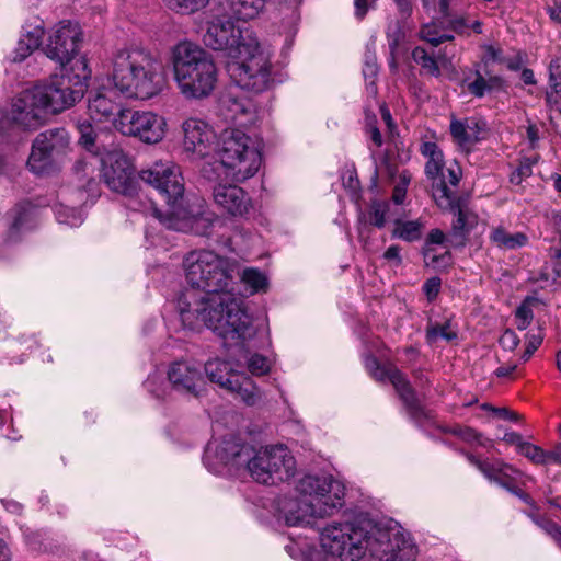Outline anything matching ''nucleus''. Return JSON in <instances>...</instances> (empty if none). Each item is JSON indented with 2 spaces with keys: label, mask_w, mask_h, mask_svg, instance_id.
I'll use <instances>...</instances> for the list:
<instances>
[{
  "label": "nucleus",
  "mask_w": 561,
  "mask_h": 561,
  "mask_svg": "<svg viewBox=\"0 0 561 561\" xmlns=\"http://www.w3.org/2000/svg\"><path fill=\"white\" fill-rule=\"evenodd\" d=\"M236 262L209 250H195L183 260L185 278L191 285L178 299L184 327H203L225 340L245 342L256 334L243 301L233 293Z\"/></svg>",
  "instance_id": "nucleus-1"
},
{
  "label": "nucleus",
  "mask_w": 561,
  "mask_h": 561,
  "mask_svg": "<svg viewBox=\"0 0 561 561\" xmlns=\"http://www.w3.org/2000/svg\"><path fill=\"white\" fill-rule=\"evenodd\" d=\"M321 550L311 548L304 561H415L417 548L399 525L371 520L332 522L320 533Z\"/></svg>",
  "instance_id": "nucleus-2"
},
{
  "label": "nucleus",
  "mask_w": 561,
  "mask_h": 561,
  "mask_svg": "<svg viewBox=\"0 0 561 561\" xmlns=\"http://www.w3.org/2000/svg\"><path fill=\"white\" fill-rule=\"evenodd\" d=\"M204 44L224 51L227 72L242 90L261 93L273 84L271 51L250 27H238L226 15H215L207 22Z\"/></svg>",
  "instance_id": "nucleus-3"
},
{
  "label": "nucleus",
  "mask_w": 561,
  "mask_h": 561,
  "mask_svg": "<svg viewBox=\"0 0 561 561\" xmlns=\"http://www.w3.org/2000/svg\"><path fill=\"white\" fill-rule=\"evenodd\" d=\"M204 463L216 474L221 473L226 467L244 466L254 481L267 485L287 481L296 472V460L286 446L272 445L256 450L233 438L209 442Z\"/></svg>",
  "instance_id": "nucleus-4"
},
{
  "label": "nucleus",
  "mask_w": 561,
  "mask_h": 561,
  "mask_svg": "<svg viewBox=\"0 0 561 561\" xmlns=\"http://www.w3.org/2000/svg\"><path fill=\"white\" fill-rule=\"evenodd\" d=\"M140 179L154 187L164 198L169 210L162 214L151 202L144 211H149L168 229L191 231L199 236H209L211 227L218 222L211 214H193L185 207L184 180L180 167L172 160H159L142 170Z\"/></svg>",
  "instance_id": "nucleus-5"
},
{
  "label": "nucleus",
  "mask_w": 561,
  "mask_h": 561,
  "mask_svg": "<svg viewBox=\"0 0 561 561\" xmlns=\"http://www.w3.org/2000/svg\"><path fill=\"white\" fill-rule=\"evenodd\" d=\"M110 78L114 88L126 98L141 101L160 95L168 87L163 62L139 48L118 50L112 60Z\"/></svg>",
  "instance_id": "nucleus-6"
},
{
  "label": "nucleus",
  "mask_w": 561,
  "mask_h": 561,
  "mask_svg": "<svg viewBox=\"0 0 561 561\" xmlns=\"http://www.w3.org/2000/svg\"><path fill=\"white\" fill-rule=\"evenodd\" d=\"M169 61L179 93L185 100H205L216 90L217 65L199 45L190 41L179 42L171 48Z\"/></svg>",
  "instance_id": "nucleus-7"
},
{
  "label": "nucleus",
  "mask_w": 561,
  "mask_h": 561,
  "mask_svg": "<svg viewBox=\"0 0 561 561\" xmlns=\"http://www.w3.org/2000/svg\"><path fill=\"white\" fill-rule=\"evenodd\" d=\"M215 153L222 175L232 183H243L253 178L262 164L260 144L238 128L221 131Z\"/></svg>",
  "instance_id": "nucleus-8"
},
{
  "label": "nucleus",
  "mask_w": 561,
  "mask_h": 561,
  "mask_svg": "<svg viewBox=\"0 0 561 561\" xmlns=\"http://www.w3.org/2000/svg\"><path fill=\"white\" fill-rule=\"evenodd\" d=\"M91 78V71L84 57L72 61L69 69H65L60 76H54L46 83L36 84L33 90L39 103L45 107L47 116L62 112L79 101Z\"/></svg>",
  "instance_id": "nucleus-9"
},
{
  "label": "nucleus",
  "mask_w": 561,
  "mask_h": 561,
  "mask_svg": "<svg viewBox=\"0 0 561 561\" xmlns=\"http://www.w3.org/2000/svg\"><path fill=\"white\" fill-rule=\"evenodd\" d=\"M296 490L308 501L302 515L305 518L330 516L343 506L345 486L331 474H306L298 481Z\"/></svg>",
  "instance_id": "nucleus-10"
},
{
  "label": "nucleus",
  "mask_w": 561,
  "mask_h": 561,
  "mask_svg": "<svg viewBox=\"0 0 561 561\" xmlns=\"http://www.w3.org/2000/svg\"><path fill=\"white\" fill-rule=\"evenodd\" d=\"M421 153L427 159L425 174L432 180L433 197L440 208H453L454 190L461 178L460 167L457 164L445 168L443 151L437 144L425 141L421 145Z\"/></svg>",
  "instance_id": "nucleus-11"
},
{
  "label": "nucleus",
  "mask_w": 561,
  "mask_h": 561,
  "mask_svg": "<svg viewBox=\"0 0 561 561\" xmlns=\"http://www.w3.org/2000/svg\"><path fill=\"white\" fill-rule=\"evenodd\" d=\"M204 374L213 383L237 393L248 405L256 404L261 399L260 389L244 373L236 369L229 360L220 358L208 359L204 365Z\"/></svg>",
  "instance_id": "nucleus-12"
},
{
  "label": "nucleus",
  "mask_w": 561,
  "mask_h": 561,
  "mask_svg": "<svg viewBox=\"0 0 561 561\" xmlns=\"http://www.w3.org/2000/svg\"><path fill=\"white\" fill-rule=\"evenodd\" d=\"M167 122L157 113L128 110L115 119V129L126 136L138 137L147 144H157L165 135Z\"/></svg>",
  "instance_id": "nucleus-13"
},
{
  "label": "nucleus",
  "mask_w": 561,
  "mask_h": 561,
  "mask_svg": "<svg viewBox=\"0 0 561 561\" xmlns=\"http://www.w3.org/2000/svg\"><path fill=\"white\" fill-rule=\"evenodd\" d=\"M101 176L106 186L125 196L137 194L133 167L122 150L113 149L100 158Z\"/></svg>",
  "instance_id": "nucleus-14"
},
{
  "label": "nucleus",
  "mask_w": 561,
  "mask_h": 561,
  "mask_svg": "<svg viewBox=\"0 0 561 561\" xmlns=\"http://www.w3.org/2000/svg\"><path fill=\"white\" fill-rule=\"evenodd\" d=\"M80 39L81 30L78 23L70 20L59 21L48 33L44 53L49 59L65 66L77 54Z\"/></svg>",
  "instance_id": "nucleus-15"
},
{
  "label": "nucleus",
  "mask_w": 561,
  "mask_h": 561,
  "mask_svg": "<svg viewBox=\"0 0 561 561\" xmlns=\"http://www.w3.org/2000/svg\"><path fill=\"white\" fill-rule=\"evenodd\" d=\"M38 98L42 95L36 94L33 88L21 92L12 102L7 115L8 121L22 129L41 127L48 116Z\"/></svg>",
  "instance_id": "nucleus-16"
},
{
  "label": "nucleus",
  "mask_w": 561,
  "mask_h": 561,
  "mask_svg": "<svg viewBox=\"0 0 561 561\" xmlns=\"http://www.w3.org/2000/svg\"><path fill=\"white\" fill-rule=\"evenodd\" d=\"M171 388L182 394L199 397L206 388V379L201 366L193 360H175L167 370Z\"/></svg>",
  "instance_id": "nucleus-17"
},
{
  "label": "nucleus",
  "mask_w": 561,
  "mask_h": 561,
  "mask_svg": "<svg viewBox=\"0 0 561 561\" xmlns=\"http://www.w3.org/2000/svg\"><path fill=\"white\" fill-rule=\"evenodd\" d=\"M182 148L194 158H205L211 151L216 133L204 119L188 117L181 124Z\"/></svg>",
  "instance_id": "nucleus-18"
},
{
  "label": "nucleus",
  "mask_w": 561,
  "mask_h": 561,
  "mask_svg": "<svg viewBox=\"0 0 561 561\" xmlns=\"http://www.w3.org/2000/svg\"><path fill=\"white\" fill-rule=\"evenodd\" d=\"M365 367L376 380H389L393 385L401 400L412 415L417 416L422 413L415 394L401 371L391 365L381 366L374 356H367L365 358Z\"/></svg>",
  "instance_id": "nucleus-19"
},
{
  "label": "nucleus",
  "mask_w": 561,
  "mask_h": 561,
  "mask_svg": "<svg viewBox=\"0 0 561 561\" xmlns=\"http://www.w3.org/2000/svg\"><path fill=\"white\" fill-rule=\"evenodd\" d=\"M218 112L225 121L240 126L252 124L256 118L255 103L233 91H227L220 96Z\"/></svg>",
  "instance_id": "nucleus-20"
},
{
  "label": "nucleus",
  "mask_w": 561,
  "mask_h": 561,
  "mask_svg": "<svg viewBox=\"0 0 561 561\" xmlns=\"http://www.w3.org/2000/svg\"><path fill=\"white\" fill-rule=\"evenodd\" d=\"M213 199L216 206L231 217H243L252 208L248 193L236 184H216L213 187Z\"/></svg>",
  "instance_id": "nucleus-21"
},
{
  "label": "nucleus",
  "mask_w": 561,
  "mask_h": 561,
  "mask_svg": "<svg viewBox=\"0 0 561 561\" xmlns=\"http://www.w3.org/2000/svg\"><path fill=\"white\" fill-rule=\"evenodd\" d=\"M468 459L489 480L496 482L502 488L508 490L511 493L520 497L525 502L528 501V496L524 492H522L520 489H518V484L523 477L520 471L502 461L490 463L488 461H481L474 458L473 456H468Z\"/></svg>",
  "instance_id": "nucleus-22"
},
{
  "label": "nucleus",
  "mask_w": 561,
  "mask_h": 561,
  "mask_svg": "<svg viewBox=\"0 0 561 561\" xmlns=\"http://www.w3.org/2000/svg\"><path fill=\"white\" fill-rule=\"evenodd\" d=\"M87 111L92 121L111 122L115 127V119L127 108H123L115 100V92L112 89L103 87L90 92Z\"/></svg>",
  "instance_id": "nucleus-23"
},
{
  "label": "nucleus",
  "mask_w": 561,
  "mask_h": 561,
  "mask_svg": "<svg viewBox=\"0 0 561 561\" xmlns=\"http://www.w3.org/2000/svg\"><path fill=\"white\" fill-rule=\"evenodd\" d=\"M485 129V123L474 117L453 119L450 122V135L454 142L466 152H469L478 144Z\"/></svg>",
  "instance_id": "nucleus-24"
},
{
  "label": "nucleus",
  "mask_w": 561,
  "mask_h": 561,
  "mask_svg": "<svg viewBox=\"0 0 561 561\" xmlns=\"http://www.w3.org/2000/svg\"><path fill=\"white\" fill-rule=\"evenodd\" d=\"M37 145L46 147V150L58 161L70 149V136L65 128H53L39 133L36 136Z\"/></svg>",
  "instance_id": "nucleus-25"
},
{
  "label": "nucleus",
  "mask_w": 561,
  "mask_h": 561,
  "mask_svg": "<svg viewBox=\"0 0 561 561\" xmlns=\"http://www.w3.org/2000/svg\"><path fill=\"white\" fill-rule=\"evenodd\" d=\"M503 80L499 76L484 77L478 69L469 70L462 79V87L476 98H483L486 93L502 87Z\"/></svg>",
  "instance_id": "nucleus-26"
},
{
  "label": "nucleus",
  "mask_w": 561,
  "mask_h": 561,
  "mask_svg": "<svg viewBox=\"0 0 561 561\" xmlns=\"http://www.w3.org/2000/svg\"><path fill=\"white\" fill-rule=\"evenodd\" d=\"M56 162V159L48 153L46 147L37 145V139L35 138L27 159L30 171L37 175L49 174L55 170Z\"/></svg>",
  "instance_id": "nucleus-27"
},
{
  "label": "nucleus",
  "mask_w": 561,
  "mask_h": 561,
  "mask_svg": "<svg viewBox=\"0 0 561 561\" xmlns=\"http://www.w3.org/2000/svg\"><path fill=\"white\" fill-rule=\"evenodd\" d=\"M308 501L302 496L297 499H290L286 501L282 507L284 519L288 526H307L312 523L314 518H321L320 516H302L305 515V507Z\"/></svg>",
  "instance_id": "nucleus-28"
},
{
  "label": "nucleus",
  "mask_w": 561,
  "mask_h": 561,
  "mask_svg": "<svg viewBox=\"0 0 561 561\" xmlns=\"http://www.w3.org/2000/svg\"><path fill=\"white\" fill-rule=\"evenodd\" d=\"M489 239L496 248L504 251L523 248L528 242V237L524 232L510 233L501 226L491 229Z\"/></svg>",
  "instance_id": "nucleus-29"
},
{
  "label": "nucleus",
  "mask_w": 561,
  "mask_h": 561,
  "mask_svg": "<svg viewBox=\"0 0 561 561\" xmlns=\"http://www.w3.org/2000/svg\"><path fill=\"white\" fill-rule=\"evenodd\" d=\"M267 0H226L231 14L238 20L249 21L259 16Z\"/></svg>",
  "instance_id": "nucleus-30"
},
{
  "label": "nucleus",
  "mask_w": 561,
  "mask_h": 561,
  "mask_svg": "<svg viewBox=\"0 0 561 561\" xmlns=\"http://www.w3.org/2000/svg\"><path fill=\"white\" fill-rule=\"evenodd\" d=\"M424 222L416 220H396L392 237L407 242H414L421 239Z\"/></svg>",
  "instance_id": "nucleus-31"
},
{
  "label": "nucleus",
  "mask_w": 561,
  "mask_h": 561,
  "mask_svg": "<svg viewBox=\"0 0 561 561\" xmlns=\"http://www.w3.org/2000/svg\"><path fill=\"white\" fill-rule=\"evenodd\" d=\"M36 209L30 204L19 205L13 213V221L10 228V237L13 238L22 230H28L34 226Z\"/></svg>",
  "instance_id": "nucleus-32"
},
{
  "label": "nucleus",
  "mask_w": 561,
  "mask_h": 561,
  "mask_svg": "<svg viewBox=\"0 0 561 561\" xmlns=\"http://www.w3.org/2000/svg\"><path fill=\"white\" fill-rule=\"evenodd\" d=\"M447 241L445 233L440 229H433L427 234L423 247V255L427 265H432L434 267L438 266V261L444 260L447 256V252L445 255L437 256L435 254L434 245H442Z\"/></svg>",
  "instance_id": "nucleus-33"
},
{
  "label": "nucleus",
  "mask_w": 561,
  "mask_h": 561,
  "mask_svg": "<svg viewBox=\"0 0 561 561\" xmlns=\"http://www.w3.org/2000/svg\"><path fill=\"white\" fill-rule=\"evenodd\" d=\"M241 282L250 295L265 293L268 289V278L259 268L248 267L241 274Z\"/></svg>",
  "instance_id": "nucleus-34"
},
{
  "label": "nucleus",
  "mask_w": 561,
  "mask_h": 561,
  "mask_svg": "<svg viewBox=\"0 0 561 561\" xmlns=\"http://www.w3.org/2000/svg\"><path fill=\"white\" fill-rule=\"evenodd\" d=\"M73 171L81 186L95 194L98 187V182L94 179L95 163L85 159L79 160L76 162Z\"/></svg>",
  "instance_id": "nucleus-35"
},
{
  "label": "nucleus",
  "mask_w": 561,
  "mask_h": 561,
  "mask_svg": "<svg viewBox=\"0 0 561 561\" xmlns=\"http://www.w3.org/2000/svg\"><path fill=\"white\" fill-rule=\"evenodd\" d=\"M44 34V21L38 16H33L26 20L25 23L23 24L20 37L37 46H41Z\"/></svg>",
  "instance_id": "nucleus-36"
},
{
  "label": "nucleus",
  "mask_w": 561,
  "mask_h": 561,
  "mask_svg": "<svg viewBox=\"0 0 561 561\" xmlns=\"http://www.w3.org/2000/svg\"><path fill=\"white\" fill-rule=\"evenodd\" d=\"M78 130L80 133V145L93 154L102 156L103 153L100 152V146L98 144L99 135L92 125L88 121L78 123Z\"/></svg>",
  "instance_id": "nucleus-37"
},
{
  "label": "nucleus",
  "mask_w": 561,
  "mask_h": 561,
  "mask_svg": "<svg viewBox=\"0 0 561 561\" xmlns=\"http://www.w3.org/2000/svg\"><path fill=\"white\" fill-rule=\"evenodd\" d=\"M55 216L59 224L70 227H78L84 220V214L81 208L68 207L62 204L55 207Z\"/></svg>",
  "instance_id": "nucleus-38"
},
{
  "label": "nucleus",
  "mask_w": 561,
  "mask_h": 561,
  "mask_svg": "<svg viewBox=\"0 0 561 561\" xmlns=\"http://www.w3.org/2000/svg\"><path fill=\"white\" fill-rule=\"evenodd\" d=\"M210 0H162L171 11L180 14H193L206 8Z\"/></svg>",
  "instance_id": "nucleus-39"
},
{
  "label": "nucleus",
  "mask_w": 561,
  "mask_h": 561,
  "mask_svg": "<svg viewBox=\"0 0 561 561\" xmlns=\"http://www.w3.org/2000/svg\"><path fill=\"white\" fill-rule=\"evenodd\" d=\"M412 58L417 65L421 66V68L427 75H431L433 77L440 76V69L437 60L432 55H430L424 48L415 47L412 50Z\"/></svg>",
  "instance_id": "nucleus-40"
},
{
  "label": "nucleus",
  "mask_w": 561,
  "mask_h": 561,
  "mask_svg": "<svg viewBox=\"0 0 561 561\" xmlns=\"http://www.w3.org/2000/svg\"><path fill=\"white\" fill-rule=\"evenodd\" d=\"M450 210L456 211L457 218L453 224L450 237L455 240L456 244H463L467 229V215L466 213L456 205V196L454 195V206L449 208Z\"/></svg>",
  "instance_id": "nucleus-41"
},
{
  "label": "nucleus",
  "mask_w": 561,
  "mask_h": 561,
  "mask_svg": "<svg viewBox=\"0 0 561 561\" xmlns=\"http://www.w3.org/2000/svg\"><path fill=\"white\" fill-rule=\"evenodd\" d=\"M421 38L433 46H437L445 41H451L454 37L442 30L436 23H427L421 30Z\"/></svg>",
  "instance_id": "nucleus-42"
},
{
  "label": "nucleus",
  "mask_w": 561,
  "mask_h": 561,
  "mask_svg": "<svg viewBox=\"0 0 561 561\" xmlns=\"http://www.w3.org/2000/svg\"><path fill=\"white\" fill-rule=\"evenodd\" d=\"M247 368L252 376H265L271 371L272 362L266 356L254 353L247 358Z\"/></svg>",
  "instance_id": "nucleus-43"
},
{
  "label": "nucleus",
  "mask_w": 561,
  "mask_h": 561,
  "mask_svg": "<svg viewBox=\"0 0 561 561\" xmlns=\"http://www.w3.org/2000/svg\"><path fill=\"white\" fill-rule=\"evenodd\" d=\"M38 48H39V46L20 37L16 43V46L7 56V59L10 60L11 62H22Z\"/></svg>",
  "instance_id": "nucleus-44"
},
{
  "label": "nucleus",
  "mask_w": 561,
  "mask_h": 561,
  "mask_svg": "<svg viewBox=\"0 0 561 561\" xmlns=\"http://www.w3.org/2000/svg\"><path fill=\"white\" fill-rule=\"evenodd\" d=\"M426 337L430 343L436 342L438 339L453 341L457 337V333L449 322H445L430 327L426 331Z\"/></svg>",
  "instance_id": "nucleus-45"
},
{
  "label": "nucleus",
  "mask_w": 561,
  "mask_h": 561,
  "mask_svg": "<svg viewBox=\"0 0 561 561\" xmlns=\"http://www.w3.org/2000/svg\"><path fill=\"white\" fill-rule=\"evenodd\" d=\"M519 454H522L536 465H545L548 461H551L550 453H546L539 446L533 445L528 442H526L525 445L522 446Z\"/></svg>",
  "instance_id": "nucleus-46"
},
{
  "label": "nucleus",
  "mask_w": 561,
  "mask_h": 561,
  "mask_svg": "<svg viewBox=\"0 0 561 561\" xmlns=\"http://www.w3.org/2000/svg\"><path fill=\"white\" fill-rule=\"evenodd\" d=\"M389 210V204L385 202H374L369 207V221L377 228L386 225V217Z\"/></svg>",
  "instance_id": "nucleus-47"
},
{
  "label": "nucleus",
  "mask_w": 561,
  "mask_h": 561,
  "mask_svg": "<svg viewBox=\"0 0 561 561\" xmlns=\"http://www.w3.org/2000/svg\"><path fill=\"white\" fill-rule=\"evenodd\" d=\"M543 341V333L539 329L537 333H528L526 335V348L520 356V360L526 363L530 359L533 354L537 351V348L541 345Z\"/></svg>",
  "instance_id": "nucleus-48"
},
{
  "label": "nucleus",
  "mask_w": 561,
  "mask_h": 561,
  "mask_svg": "<svg viewBox=\"0 0 561 561\" xmlns=\"http://www.w3.org/2000/svg\"><path fill=\"white\" fill-rule=\"evenodd\" d=\"M377 73H378V66H377L376 60L374 58L367 60L363 68V75L366 80L367 90L373 95H376V93H377V88L375 84Z\"/></svg>",
  "instance_id": "nucleus-49"
},
{
  "label": "nucleus",
  "mask_w": 561,
  "mask_h": 561,
  "mask_svg": "<svg viewBox=\"0 0 561 561\" xmlns=\"http://www.w3.org/2000/svg\"><path fill=\"white\" fill-rule=\"evenodd\" d=\"M534 312L527 302H523L515 311L516 327L518 330H526L531 323Z\"/></svg>",
  "instance_id": "nucleus-50"
},
{
  "label": "nucleus",
  "mask_w": 561,
  "mask_h": 561,
  "mask_svg": "<svg viewBox=\"0 0 561 561\" xmlns=\"http://www.w3.org/2000/svg\"><path fill=\"white\" fill-rule=\"evenodd\" d=\"M499 342L503 350L513 352L519 344V337L513 330L507 329L503 332Z\"/></svg>",
  "instance_id": "nucleus-51"
},
{
  "label": "nucleus",
  "mask_w": 561,
  "mask_h": 561,
  "mask_svg": "<svg viewBox=\"0 0 561 561\" xmlns=\"http://www.w3.org/2000/svg\"><path fill=\"white\" fill-rule=\"evenodd\" d=\"M440 278L439 277H431L428 278L425 284L423 285V290L427 297L428 300H434L439 290H440Z\"/></svg>",
  "instance_id": "nucleus-52"
},
{
  "label": "nucleus",
  "mask_w": 561,
  "mask_h": 561,
  "mask_svg": "<svg viewBox=\"0 0 561 561\" xmlns=\"http://www.w3.org/2000/svg\"><path fill=\"white\" fill-rule=\"evenodd\" d=\"M375 123V118L367 117L366 131L376 147H380L382 145V136Z\"/></svg>",
  "instance_id": "nucleus-53"
},
{
  "label": "nucleus",
  "mask_w": 561,
  "mask_h": 561,
  "mask_svg": "<svg viewBox=\"0 0 561 561\" xmlns=\"http://www.w3.org/2000/svg\"><path fill=\"white\" fill-rule=\"evenodd\" d=\"M540 527L561 547V527L559 525L551 520H545Z\"/></svg>",
  "instance_id": "nucleus-54"
},
{
  "label": "nucleus",
  "mask_w": 561,
  "mask_h": 561,
  "mask_svg": "<svg viewBox=\"0 0 561 561\" xmlns=\"http://www.w3.org/2000/svg\"><path fill=\"white\" fill-rule=\"evenodd\" d=\"M343 186L355 192L358 188V179L354 169H348L342 174Z\"/></svg>",
  "instance_id": "nucleus-55"
},
{
  "label": "nucleus",
  "mask_w": 561,
  "mask_h": 561,
  "mask_svg": "<svg viewBox=\"0 0 561 561\" xmlns=\"http://www.w3.org/2000/svg\"><path fill=\"white\" fill-rule=\"evenodd\" d=\"M160 381V377L157 374L150 375L145 381L146 389L157 398H160L163 394V391L158 387Z\"/></svg>",
  "instance_id": "nucleus-56"
},
{
  "label": "nucleus",
  "mask_w": 561,
  "mask_h": 561,
  "mask_svg": "<svg viewBox=\"0 0 561 561\" xmlns=\"http://www.w3.org/2000/svg\"><path fill=\"white\" fill-rule=\"evenodd\" d=\"M424 7H438L440 14L443 18L449 16V3L450 0H422Z\"/></svg>",
  "instance_id": "nucleus-57"
},
{
  "label": "nucleus",
  "mask_w": 561,
  "mask_h": 561,
  "mask_svg": "<svg viewBox=\"0 0 561 561\" xmlns=\"http://www.w3.org/2000/svg\"><path fill=\"white\" fill-rule=\"evenodd\" d=\"M399 245H390L383 253V257L389 262H393L396 266H399L402 263Z\"/></svg>",
  "instance_id": "nucleus-58"
},
{
  "label": "nucleus",
  "mask_w": 561,
  "mask_h": 561,
  "mask_svg": "<svg viewBox=\"0 0 561 561\" xmlns=\"http://www.w3.org/2000/svg\"><path fill=\"white\" fill-rule=\"evenodd\" d=\"M502 439L507 444L516 446L518 453L520 451L522 446L525 445V443H526L523 439L522 435H519L516 432L505 433Z\"/></svg>",
  "instance_id": "nucleus-59"
},
{
  "label": "nucleus",
  "mask_w": 561,
  "mask_h": 561,
  "mask_svg": "<svg viewBox=\"0 0 561 561\" xmlns=\"http://www.w3.org/2000/svg\"><path fill=\"white\" fill-rule=\"evenodd\" d=\"M492 412L494 414H496L499 417L504 419V420H508V421H513V422H517L520 420L519 414H517L516 412L511 411L506 408H492Z\"/></svg>",
  "instance_id": "nucleus-60"
},
{
  "label": "nucleus",
  "mask_w": 561,
  "mask_h": 561,
  "mask_svg": "<svg viewBox=\"0 0 561 561\" xmlns=\"http://www.w3.org/2000/svg\"><path fill=\"white\" fill-rule=\"evenodd\" d=\"M355 15L358 19H363L368 11V0H354Z\"/></svg>",
  "instance_id": "nucleus-61"
},
{
  "label": "nucleus",
  "mask_w": 561,
  "mask_h": 561,
  "mask_svg": "<svg viewBox=\"0 0 561 561\" xmlns=\"http://www.w3.org/2000/svg\"><path fill=\"white\" fill-rule=\"evenodd\" d=\"M460 435H461V437L465 440H468V442L477 440L480 445H484L480 440L481 439V435L479 433H477L474 430L470 428V427H467V428L462 430L460 432Z\"/></svg>",
  "instance_id": "nucleus-62"
},
{
  "label": "nucleus",
  "mask_w": 561,
  "mask_h": 561,
  "mask_svg": "<svg viewBox=\"0 0 561 561\" xmlns=\"http://www.w3.org/2000/svg\"><path fill=\"white\" fill-rule=\"evenodd\" d=\"M12 552L9 545L0 538V561H11Z\"/></svg>",
  "instance_id": "nucleus-63"
},
{
  "label": "nucleus",
  "mask_w": 561,
  "mask_h": 561,
  "mask_svg": "<svg viewBox=\"0 0 561 561\" xmlns=\"http://www.w3.org/2000/svg\"><path fill=\"white\" fill-rule=\"evenodd\" d=\"M549 69L552 79H561V57L552 60Z\"/></svg>",
  "instance_id": "nucleus-64"
}]
</instances>
